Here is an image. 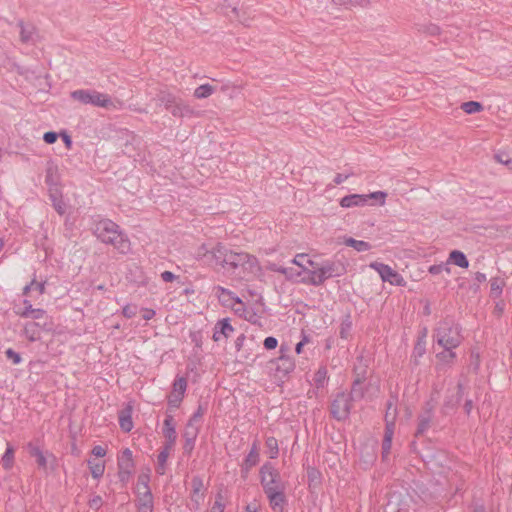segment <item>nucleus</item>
I'll return each instance as SVG.
<instances>
[{
	"instance_id": "f257e3e1",
	"label": "nucleus",
	"mask_w": 512,
	"mask_h": 512,
	"mask_svg": "<svg viewBox=\"0 0 512 512\" xmlns=\"http://www.w3.org/2000/svg\"><path fill=\"white\" fill-rule=\"evenodd\" d=\"M222 269L238 280L249 281L260 272L257 258L246 252L233 251L227 248L222 258Z\"/></svg>"
},
{
	"instance_id": "f03ea898",
	"label": "nucleus",
	"mask_w": 512,
	"mask_h": 512,
	"mask_svg": "<svg viewBox=\"0 0 512 512\" xmlns=\"http://www.w3.org/2000/svg\"><path fill=\"white\" fill-rule=\"evenodd\" d=\"M94 234L103 243L112 245L122 254L130 251V241L120 227L110 219H102L95 224Z\"/></svg>"
},
{
	"instance_id": "7ed1b4c3",
	"label": "nucleus",
	"mask_w": 512,
	"mask_h": 512,
	"mask_svg": "<svg viewBox=\"0 0 512 512\" xmlns=\"http://www.w3.org/2000/svg\"><path fill=\"white\" fill-rule=\"evenodd\" d=\"M433 337L437 344L444 349L457 348L464 339L460 325L450 317L438 322Z\"/></svg>"
},
{
	"instance_id": "20e7f679",
	"label": "nucleus",
	"mask_w": 512,
	"mask_h": 512,
	"mask_svg": "<svg viewBox=\"0 0 512 512\" xmlns=\"http://www.w3.org/2000/svg\"><path fill=\"white\" fill-rule=\"evenodd\" d=\"M346 273L345 263L338 258L325 260L315 270L309 271V277L303 282L313 286H321L330 278L340 277Z\"/></svg>"
},
{
	"instance_id": "39448f33",
	"label": "nucleus",
	"mask_w": 512,
	"mask_h": 512,
	"mask_svg": "<svg viewBox=\"0 0 512 512\" xmlns=\"http://www.w3.org/2000/svg\"><path fill=\"white\" fill-rule=\"evenodd\" d=\"M70 96L82 104H90L105 109H118L122 106L120 100L114 101L108 94L96 90L79 89L71 92Z\"/></svg>"
},
{
	"instance_id": "423d86ee",
	"label": "nucleus",
	"mask_w": 512,
	"mask_h": 512,
	"mask_svg": "<svg viewBox=\"0 0 512 512\" xmlns=\"http://www.w3.org/2000/svg\"><path fill=\"white\" fill-rule=\"evenodd\" d=\"M149 481L150 476L147 473H141L137 478L135 493L138 512H153L154 502Z\"/></svg>"
},
{
	"instance_id": "0eeeda50",
	"label": "nucleus",
	"mask_w": 512,
	"mask_h": 512,
	"mask_svg": "<svg viewBox=\"0 0 512 512\" xmlns=\"http://www.w3.org/2000/svg\"><path fill=\"white\" fill-rule=\"evenodd\" d=\"M259 474L264 493L286 489L285 483L282 481L279 471L273 466L272 463L266 462L263 464L260 468Z\"/></svg>"
},
{
	"instance_id": "6e6552de",
	"label": "nucleus",
	"mask_w": 512,
	"mask_h": 512,
	"mask_svg": "<svg viewBox=\"0 0 512 512\" xmlns=\"http://www.w3.org/2000/svg\"><path fill=\"white\" fill-rule=\"evenodd\" d=\"M227 250V247L218 243L216 246L209 248L207 245H201L197 252L196 257L204 264L211 267H222V258Z\"/></svg>"
},
{
	"instance_id": "1a4fd4ad",
	"label": "nucleus",
	"mask_w": 512,
	"mask_h": 512,
	"mask_svg": "<svg viewBox=\"0 0 512 512\" xmlns=\"http://www.w3.org/2000/svg\"><path fill=\"white\" fill-rule=\"evenodd\" d=\"M386 197L387 193L383 191H376L370 194H350L340 200V205L343 208L363 207L370 199L377 200L380 205H384Z\"/></svg>"
},
{
	"instance_id": "9d476101",
	"label": "nucleus",
	"mask_w": 512,
	"mask_h": 512,
	"mask_svg": "<svg viewBox=\"0 0 512 512\" xmlns=\"http://www.w3.org/2000/svg\"><path fill=\"white\" fill-rule=\"evenodd\" d=\"M352 399L351 394L338 393L331 403L330 412L332 416L339 421L347 419L352 407Z\"/></svg>"
},
{
	"instance_id": "9b49d317",
	"label": "nucleus",
	"mask_w": 512,
	"mask_h": 512,
	"mask_svg": "<svg viewBox=\"0 0 512 512\" xmlns=\"http://www.w3.org/2000/svg\"><path fill=\"white\" fill-rule=\"evenodd\" d=\"M370 268L378 272L382 281L389 282L391 285L404 287L405 279L397 271L393 270L389 265L380 262H372Z\"/></svg>"
},
{
	"instance_id": "f8f14e48",
	"label": "nucleus",
	"mask_w": 512,
	"mask_h": 512,
	"mask_svg": "<svg viewBox=\"0 0 512 512\" xmlns=\"http://www.w3.org/2000/svg\"><path fill=\"white\" fill-rule=\"evenodd\" d=\"M289 351V347L286 345L280 346V356L275 360L276 371L282 373L283 375H287L291 371H293L295 364L294 361L286 355Z\"/></svg>"
},
{
	"instance_id": "ddd939ff",
	"label": "nucleus",
	"mask_w": 512,
	"mask_h": 512,
	"mask_svg": "<svg viewBox=\"0 0 512 512\" xmlns=\"http://www.w3.org/2000/svg\"><path fill=\"white\" fill-rule=\"evenodd\" d=\"M191 486L192 492L190 499L193 505L192 509L197 511L204 500V493L202 492L204 487L203 480L199 476H194L191 481Z\"/></svg>"
},
{
	"instance_id": "4468645a",
	"label": "nucleus",
	"mask_w": 512,
	"mask_h": 512,
	"mask_svg": "<svg viewBox=\"0 0 512 512\" xmlns=\"http://www.w3.org/2000/svg\"><path fill=\"white\" fill-rule=\"evenodd\" d=\"M199 427L193 426L192 424H186L185 430L183 432L184 452L190 454L194 449L195 441L199 433Z\"/></svg>"
},
{
	"instance_id": "2eb2a0df",
	"label": "nucleus",
	"mask_w": 512,
	"mask_h": 512,
	"mask_svg": "<svg viewBox=\"0 0 512 512\" xmlns=\"http://www.w3.org/2000/svg\"><path fill=\"white\" fill-rule=\"evenodd\" d=\"M163 435L166 439L168 447H174L177 440V433L172 415H167L163 423Z\"/></svg>"
},
{
	"instance_id": "dca6fc26",
	"label": "nucleus",
	"mask_w": 512,
	"mask_h": 512,
	"mask_svg": "<svg viewBox=\"0 0 512 512\" xmlns=\"http://www.w3.org/2000/svg\"><path fill=\"white\" fill-rule=\"evenodd\" d=\"M234 331V328L231 326L229 319L224 318L219 321L214 326L213 340L218 342L222 337L228 338Z\"/></svg>"
},
{
	"instance_id": "f3484780",
	"label": "nucleus",
	"mask_w": 512,
	"mask_h": 512,
	"mask_svg": "<svg viewBox=\"0 0 512 512\" xmlns=\"http://www.w3.org/2000/svg\"><path fill=\"white\" fill-rule=\"evenodd\" d=\"M432 417L433 406L430 403H427L425 411L418 417L416 436L423 435L429 429Z\"/></svg>"
},
{
	"instance_id": "a211bd4d",
	"label": "nucleus",
	"mask_w": 512,
	"mask_h": 512,
	"mask_svg": "<svg viewBox=\"0 0 512 512\" xmlns=\"http://www.w3.org/2000/svg\"><path fill=\"white\" fill-rule=\"evenodd\" d=\"M265 494L269 500L272 510L275 512H282L283 506L286 502L285 490L273 491Z\"/></svg>"
},
{
	"instance_id": "6ab92c4d",
	"label": "nucleus",
	"mask_w": 512,
	"mask_h": 512,
	"mask_svg": "<svg viewBox=\"0 0 512 512\" xmlns=\"http://www.w3.org/2000/svg\"><path fill=\"white\" fill-rule=\"evenodd\" d=\"M49 198L52 202L54 209L59 215L66 213V204L62 199V193L59 188H51L48 190Z\"/></svg>"
},
{
	"instance_id": "aec40b11",
	"label": "nucleus",
	"mask_w": 512,
	"mask_h": 512,
	"mask_svg": "<svg viewBox=\"0 0 512 512\" xmlns=\"http://www.w3.org/2000/svg\"><path fill=\"white\" fill-rule=\"evenodd\" d=\"M215 290V294L218 296L219 300L224 304V305H231L233 306V303H230L231 301L235 302V303H239L241 304L242 301L239 297L235 296L234 293L222 286H216L214 288Z\"/></svg>"
},
{
	"instance_id": "412c9836",
	"label": "nucleus",
	"mask_w": 512,
	"mask_h": 512,
	"mask_svg": "<svg viewBox=\"0 0 512 512\" xmlns=\"http://www.w3.org/2000/svg\"><path fill=\"white\" fill-rule=\"evenodd\" d=\"M168 110L174 117L180 118L191 116L194 113V110L181 100H177Z\"/></svg>"
},
{
	"instance_id": "4be33fe9",
	"label": "nucleus",
	"mask_w": 512,
	"mask_h": 512,
	"mask_svg": "<svg viewBox=\"0 0 512 512\" xmlns=\"http://www.w3.org/2000/svg\"><path fill=\"white\" fill-rule=\"evenodd\" d=\"M118 469L133 471L134 461L132 457V451L129 448L124 449L121 455L118 457Z\"/></svg>"
},
{
	"instance_id": "5701e85b",
	"label": "nucleus",
	"mask_w": 512,
	"mask_h": 512,
	"mask_svg": "<svg viewBox=\"0 0 512 512\" xmlns=\"http://www.w3.org/2000/svg\"><path fill=\"white\" fill-rule=\"evenodd\" d=\"M132 409L127 407L119 414V425L124 432H130L133 428V421L131 417Z\"/></svg>"
},
{
	"instance_id": "b1692460",
	"label": "nucleus",
	"mask_w": 512,
	"mask_h": 512,
	"mask_svg": "<svg viewBox=\"0 0 512 512\" xmlns=\"http://www.w3.org/2000/svg\"><path fill=\"white\" fill-rule=\"evenodd\" d=\"M23 335L31 342L40 339V326L38 323L29 322L26 323L23 329Z\"/></svg>"
},
{
	"instance_id": "393cba45",
	"label": "nucleus",
	"mask_w": 512,
	"mask_h": 512,
	"mask_svg": "<svg viewBox=\"0 0 512 512\" xmlns=\"http://www.w3.org/2000/svg\"><path fill=\"white\" fill-rule=\"evenodd\" d=\"M357 360H358L359 364L355 365V367H354L356 378L353 382L352 393H356V391H357L356 387L363 382V380L365 379V375H366V366L362 363L363 358L359 357Z\"/></svg>"
},
{
	"instance_id": "a878e982",
	"label": "nucleus",
	"mask_w": 512,
	"mask_h": 512,
	"mask_svg": "<svg viewBox=\"0 0 512 512\" xmlns=\"http://www.w3.org/2000/svg\"><path fill=\"white\" fill-rule=\"evenodd\" d=\"M448 261L452 262L453 264H455L456 266H458L460 268H468V266H469V261H468L466 255L462 251H459V250L451 251L449 254Z\"/></svg>"
},
{
	"instance_id": "bb28decb",
	"label": "nucleus",
	"mask_w": 512,
	"mask_h": 512,
	"mask_svg": "<svg viewBox=\"0 0 512 512\" xmlns=\"http://www.w3.org/2000/svg\"><path fill=\"white\" fill-rule=\"evenodd\" d=\"M346 246L354 248L358 252H365L371 249V245L362 240H356L352 237H348L344 240Z\"/></svg>"
},
{
	"instance_id": "cd10ccee",
	"label": "nucleus",
	"mask_w": 512,
	"mask_h": 512,
	"mask_svg": "<svg viewBox=\"0 0 512 512\" xmlns=\"http://www.w3.org/2000/svg\"><path fill=\"white\" fill-rule=\"evenodd\" d=\"M156 99L160 104L164 105L167 110L177 101L176 97L166 90L159 91Z\"/></svg>"
},
{
	"instance_id": "c85d7f7f",
	"label": "nucleus",
	"mask_w": 512,
	"mask_h": 512,
	"mask_svg": "<svg viewBox=\"0 0 512 512\" xmlns=\"http://www.w3.org/2000/svg\"><path fill=\"white\" fill-rule=\"evenodd\" d=\"M88 466L91 475L94 479H99L103 476L105 471V464L101 461L88 460Z\"/></svg>"
},
{
	"instance_id": "c756f323",
	"label": "nucleus",
	"mask_w": 512,
	"mask_h": 512,
	"mask_svg": "<svg viewBox=\"0 0 512 512\" xmlns=\"http://www.w3.org/2000/svg\"><path fill=\"white\" fill-rule=\"evenodd\" d=\"M20 39L23 43H29L33 40L35 29L33 26H26L23 21H19Z\"/></svg>"
},
{
	"instance_id": "7c9ffc66",
	"label": "nucleus",
	"mask_w": 512,
	"mask_h": 512,
	"mask_svg": "<svg viewBox=\"0 0 512 512\" xmlns=\"http://www.w3.org/2000/svg\"><path fill=\"white\" fill-rule=\"evenodd\" d=\"M215 92V87L210 84H203L194 90V97L197 99L208 98Z\"/></svg>"
},
{
	"instance_id": "2f4dec72",
	"label": "nucleus",
	"mask_w": 512,
	"mask_h": 512,
	"mask_svg": "<svg viewBox=\"0 0 512 512\" xmlns=\"http://www.w3.org/2000/svg\"><path fill=\"white\" fill-rule=\"evenodd\" d=\"M2 466L5 470H10L14 463V449L13 447L7 443L6 451L2 456Z\"/></svg>"
},
{
	"instance_id": "473e14b6",
	"label": "nucleus",
	"mask_w": 512,
	"mask_h": 512,
	"mask_svg": "<svg viewBox=\"0 0 512 512\" xmlns=\"http://www.w3.org/2000/svg\"><path fill=\"white\" fill-rule=\"evenodd\" d=\"M326 367H320L314 374L313 381L317 388H322L326 385L328 381Z\"/></svg>"
},
{
	"instance_id": "72a5a7b5",
	"label": "nucleus",
	"mask_w": 512,
	"mask_h": 512,
	"mask_svg": "<svg viewBox=\"0 0 512 512\" xmlns=\"http://www.w3.org/2000/svg\"><path fill=\"white\" fill-rule=\"evenodd\" d=\"M139 141L135 136H132L131 141H127L122 149V152L128 157L136 158L139 156V153L136 151L135 144H138Z\"/></svg>"
},
{
	"instance_id": "f704fd0d",
	"label": "nucleus",
	"mask_w": 512,
	"mask_h": 512,
	"mask_svg": "<svg viewBox=\"0 0 512 512\" xmlns=\"http://www.w3.org/2000/svg\"><path fill=\"white\" fill-rule=\"evenodd\" d=\"M45 183L48 185V190L51 188H59L58 186V176L56 169L53 167H49L46 170Z\"/></svg>"
},
{
	"instance_id": "c9c22d12",
	"label": "nucleus",
	"mask_w": 512,
	"mask_h": 512,
	"mask_svg": "<svg viewBox=\"0 0 512 512\" xmlns=\"http://www.w3.org/2000/svg\"><path fill=\"white\" fill-rule=\"evenodd\" d=\"M455 348L444 349V351L437 353V359L444 364L453 363L456 358V353L453 351Z\"/></svg>"
},
{
	"instance_id": "e433bc0d",
	"label": "nucleus",
	"mask_w": 512,
	"mask_h": 512,
	"mask_svg": "<svg viewBox=\"0 0 512 512\" xmlns=\"http://www.w3.org/2000/svg\"><path fill=\"white\" fill-rule=\"evenodd\" d=\"M266 448L268 450L269 456L271 459L277 458L279 454L278 441L275 437H268L265 442Z\"/></svg>"
},
{
	"instance_id": "4c0bfd02",
	"label": "nucleus",
	"mask_w": 512,
	"mask_h": 512,
	"mask_svg": "<svg viewBox=\"0 0 512 512\" xmlns=\"http://www.w3.org/2000/svg\"><path fill=\"white\" fill-rule=\"evenodd\" d=\"M187 388V380L184 377H176L173 383V390L171 393H175L179 396H184Z\"/></svg>"
},
{
	"instance_id": "58836bf2",
	"label": "nucleus",
	"mask_w": 512,
	"mask_h": 512,
	"mask_svg": "<svg viewBox=\"0 0 512 512\" xmlns=\"http://www.w3.org/2000/svg\"><path fill=\"white\" fill-rule=\"evenodd\" d=\"M461 108L467 114H474L483 110L482 104L477 101L464 102L462 103Z\"/></svg>"
},
{
	"instance_id": "ea45409f",
	"label": "nucleus",
	"mask_w": 512,
	"mask_h": 512,
	"mask_svg": "<svg viewBox=\"0 0 512 512\" xmlns=\"http://www.w3.org/2000/svg\"><path fill=\"white\" fill-rule=\"evenodd\" d=\"M258 462H259V452L249 451L248 455L246 456V458L244 460L243 468L246 471H248L252 467L257 465Z\"/></svg>"
},
{
	"instance_id": "a19ab883",
	"label": "nucleus",
	"mask_w": 512,
	"mask_h": 512,
	"mask_svg": "<svg viewBox=\"0 0 512 512\" xmlns=\"http://www.w3.org/2000/svg\"><path fill=\"white\" fill-rule=\"evenodd\" d=\"M204 412H205L204 408L201 405H199L197 410L194 412V414L188 420L187 424H192L193 426L200 428Z\"/></svg>"
},
{
	"instance_id": "79ce46f5",
	"label": "nucleus",
	"mask_w": 512,
	"mask_h": 512,
	"mask_svg": "<svg viewBox=\"0 0 512 512\" xmlns=\"http://www.w3.org/2000/svg\"><path fill=\"white\" fill-rule=\"evenodd\" d=\"M426 352L425 334L419 338L413 349L414 357H422Z\"/></svg>"
},
{
	"instance_id": "37998d69",
	"label": "nucleus",
	"mask_w": 512,
	"mask_h": 512,
	"mask_svg": "<svg viewBox=\"0 0 512 512\" xmlns=\"http://www.w3.org/2000/svg\"><path fill=\"white\" fill-rule=\"evenodd\" d=\"M504 282L500 278L491 279V294L498 297L503 290Z\"/></svg>"
},
{
	"instance_id": "c03bdc74",
	"label": "nucleus",
	"mask_w": 512,
	"mask_h": 512,
	"mask_svg": "<svg viewBox=\"0 0 512 512\" xmlns=\"http://www.w3.org/2000/svg\"><path fill=\"white\" fill-rule=\"evenodd\" d=\"M394 428H395V413L393 414L391 419H387L385 433H384V439H388V440L392 441V438L394 435Z\"/></svg>"
},
{
	"instance_id": "a18cd8bd",
	"label": "nucleus",
	"mask_w": 512,
	"mask_h": 512,
	"mask_svg": "<svg viewBox=\"0 0 512 512\" xmlns=\"http://www.w3.org/2000/svg\"><path fill=\"white\" fill-rule=\"evenodd\" d=\"M306 257L307 255L306 254H297L294 259L292 260V263L301 267L303 269V271L305 273H307L309 275V269L306 267L305 263H306Z\"/></svg>"
},
{
	"instance_id": "49530a36",
	"label": "nucleus",
	"mask_w": 512,
	"mask_h": 512,
	"mask_svg": "<svg viewBox=\"0 0 512 512\" xmlns=\"http://www.w3.org/2000/svg\"><path fill=\"white\" fill-rule=\"evenodd\" d=\"M172 448L173 447H168V444L165 443L158 454L157 461L160 463H166Z\"/></svg>"
},
{
	"instance_id": "de8ad7c7",
	"label": "nucleus",
	"mask_w": 512,
	"mask_h": 512,
	"mask_svg": "<svg viewBox=\"0 0 512 512\" xmlns=\"http://www.w3.org/2000/svg\"><path fill=\"white\" fill-rule=\"evenodd\" d=\"M7 359L11 360L13 364H19L22 361L21 355L14 351L12 348H8L5 351Z\"/></svg>"
},
{
	"instance_id": "09e8293b",
	"label": "nucleus",
	"mask_w": 512,
	"mask_h": 512,
	"mask_svg": "<svg viewBox=\"0 0 512 512\" xmlns=\"http://www.w3.org/2000/svg\"><path fill=\"white\" fill-rule=\"evenodd\" d=\"M136 313H137V306L136 305L128 304V305L123 307L122 314L126 318H132V317H134L136 315Z\"/></svg>"
},
{
	"instance_id": "8fccbe9b",
	"label": "nucleus",
	"mask_w": 512,
	"mask_h": 512,
	"mask_svg": "<svg viewBox=\"0 0 512 512\" xmlns=\"http://www.w3.org/2000/svg\"><path fill=\"white\" fill-rule=\"evenodd\" d=\"M211 512H224V504L222 503V495L218 494L212 506Z\"/></svg>"
},
{
	"instance_id": "3c124183",
	"label": "nucleus",
	"mask_w": 512,
	"mask_h": 512,
	"mask_svg": "<svg viewBox=\"0 0 512 512\" xmlns=\"http://www.w3.org/2000/svg\"><path fill=\"white\" fill-rule=\"evenodd\" d=\"M263 345L267 350H272L277 347L278 340L273 336H269L265 338Z\"/></svg>"
},
{
	"instance_id": "603ef678",
	"label": "nucleus",
	"mask_w": 512,
	"mask_h": 512,
	"mask_svg": "<svg viewBox=\"0 0 512 512\" xmlns=\"http://www.w3.org/2000/svg\"><path fill=\"white\" fill-rule=\"evenodd\" d=\"M495 158L498 162L506 165L510 170H512V159L508 158L505 154H497Z\"/></svg>"
},
{
	"instance_id": "864d4df0",
	"label": "nucleus",
	"mask_w": 512,
	"mask_h": 512,
	"mask_svg": "<svg viewBox=\"0 0 512 512\" xmlns=\"http://www.w3.org/2000/svg\"><path fill=\"white\" fill-rule=\"evenodd\" d=\"M443 270H446L448 273L450 272L449 268L446 267L444 264H437V265H432L430 266L429 268V272L433 275H438L440 274Z\"/></svg>"
},
{
	"instance_id": "5fc2aeb1",
	"label": "nucleus",
	"mask_w": 512,
	"mask_h": 512,
	"mask_svg": "<svg viewBox=\"0 0 512 512\" xmlns=\"http://www.w3.org/2000/svg\"><path fill=\"white\" fill-rule=\"evenodd\" d=\"M103 504V501H102V498L101 496H94L90 501H89V506L90 508L94 509V510H99L100 507L102 506Z\"/></svg>"
},
{
	"instance_id": "6e6d98bb",
	"label": "nucleus",
	"mask_w": 512,
	"mask_h": 512,
	"mask_svg": "<svg viewBox=\"0 0 512 512\" xmlns=\"http://www.w3.org/2000/svg\"><path fill=\"white\" fill-rule=\"evenodd\" d=\"M58 138V135L56 132H52V131H49V132H46L44 133L43 135V140L47 143V144H53L56 142Z\"/></svg>"
},
{
	"instance_id": "4d7b16f0",
	"label": "nucleus",
	"mask_w": 512,
	"mask_h": 512,
	"mask_svg": "<svg viewBox=\"0 0 512 512\" xmlns=\"http://www.w3.org/2000/svg\"><path fill=\"white\" fill-rule=\"evenodd\" d=\"M182 399H183L182 396H179L175 393H171V395L169 396V399H168V403L170 406L178 407L179 404L181 403Z\"/></svg>"
},
{
	"instance_id": "13d9d810",
	"label": "nucleus",
	"mask_w": 512,
	"mask_h": 512,
	"mask_svg": "<svg viewBox=\"0 0 512 512\" xmlns=\"http://www.w3.org/2000/svg\"><path fill=\"white\" fill-rule=\"evenodd\" d=\"M394 412L396 413V407L393 403V401H388L387 402V411H386V414H385V422L387 423V419H391V417L393 416Z\"/></svg>"
},
{
	"instance_id": "bf43d9fd",
	"label": "nucleus",
	"mask_w": 512,
	"mask_h": 512,
	"mask_svg": "<svg viewBox=\"0 0 512 512\" xmlns=\"http://www.w3.org/2000/svg\"><path fill=\"white\" fill-rule=\"evenodd\" d=\"M27 448H28V452H29V454H30L31 456L35 457V458H36L39 454L43 453V452L41 451V449H40L38 446L34 445V444H33V443H31V442H30V443H28Z\"/></svg>"
},
{
	"instance_id": "052dcab7",
	"label": "nucleus",
	"mask_w": 512,
	"mask_h": 512,
	"mask_svg": "<svg viewBox=\"0 0 512 512\" xmlns=\"http://www.w3.org/2000/svg\"><path fill=\"white\" fill-rule=\"evenodd\" d=\"M33 311L34 308L32 305H29L28 307H24L23 310L17 311V314L22 318H29Z\"/></svg>"
},
{
	"instance_id": "680f3d73",
	"label": "nucleus",
	"mask_w": 512,
	"mask_h": 512,
	"mask_svg": "<svg viewBox=\"0 0 512 512\" xmlns=\"http://www.w3.org/2000/svg\"><path fill=\"white\" fill-rule=\"evenodd\" d=\"M392 441L388 439H383L382 443V454L383 457H386L390 453Z\"/></svg>"
},
{
	"instance_id": "e2e57ef3",
	"label": "nucleus",
	"mask_w": 512,
	"mask_h": 512,
	"mask_svg": "<svg viewBox=\"0 0 512 512\" xmlns=\"http://www.w3.org/2000/svg\"><path fill=\"white\" fill-rule=\"evenodd\" d=\"M161 279L164 282H172L176 279V275L170 271H164L161 273Z\"/></svg>"
},
{
	"instance_id": "0e129e2a",
	"label": "nucleus",
	"mask_w": 512,
	"mask_h": 512,
	"mask_svg": "<svg viewBox=\"0 0 512 512\" xmlns=\"http://www.w3.org/2000/svg\"><path fill=\"white\" fill-rule=\"evenodd\" d=\"M92 454L96 457H104L106 455V449L100 445L94 446L92 449Z\"/></svg>"
},
{
	"instance_id": "69168bd1",
	"label": "nucleus",
	"mask_w": 512,
	"mask_h": 512,
	"mask_svg": "<svg viewBox=\"0 0 512 512\" xmlns=\"http://www.w3.org/2000/svg\"><path fill=\"white\" fill-rule=\"evenodd\" d=\"M36 462L38 464V466L42 469H46L47 468V459L45 457V455L43 453L39 454L37 457H36Z\"/></svg>"
},
{
	"instance_id": "338daca9",
	"label": "nucleus",
	"mask_w": 512,
	"mask_h": 512,
	"mask_svg": "<svg viewBox=\"0 0 512 512\" xmlns=\"http://www.w3.org/2000/svg\"><path fill=\"white\" fill-rule=\"evenodd\" d=\"M133 471H129V470H119L118 472V476H119V479L120 481L122 482H127L131 476Z\"/></svg>"
},
{
	"instance_id": "774afa93",
	"label": "nucleus",
	"mask_w": 512,
	"mask_h": 512,
	"mask_svg": "<svg viewBox=\"0 0 512 512\" xmlns=\"http://www.w3.org/2000/svg\"><path fill=\"white\" fill-rule=\"evenodd\" d=\"M46 314L45 310L41 309V308H37V309H34V311L32 312V314L30 315L29 318L31 319H41L44 317V315Z\"/></svg>"
}]
</instances>
